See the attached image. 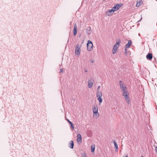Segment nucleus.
<instances>
[{"label": "nucleus", "instance_id": "24", "mask_svg": "<svg viewBox=\"0 0 157 157\" xmlns=\"http://www.w3.org/2000/svg\"><path fill=\"white\" fill-rule=\"evenodd\" d=\"M60 72H63V69L61 68L60 69Z\"/></svg>", "mask_w": 157, "mask_h": 157}, {"label": "nucleus", "instance_id": "4", "mask_svg": "<svg viewBox=\"0 0 157 157\" xmlns=\"http://www.w3.org/2000/svg\"><path fill=\"white\" fill-rule=\"evenodd\" d=\"M81 45L79 44H77L75 46V54L78 56H79L81 51Z\"/></svg>", "mask_w": 157, "mask_h": 157}, {"label": "nucleus", "instance_id": "16", "mask_svg": "<svg viewBox=\"0 0 157 157\" xmlns=\"http://www.w3.org/2000/svg\"><path fill=\"white\" fill-rule=\"evenodd\" d=\"M113 143H114V145L115 146V148L116 151H117V149L118 148V145H117L116 143V142L115 141H113Z\"/></svg>", "mask_w": 157, "mask_h": 157}, {"label": "nucleus", "instance_id": "8", "mask_svg": "<svg viewBox=\"0 0 157 157\" xmlns=\"http://www.w3.org/2000/svg\"><path fill=\"white\" fill-rule=\"evenodd\" d=\"M121 6L118 4L115 5L114 6L112 7V10L114 12L117 10Z\"/></svg>", "mask_w": 157, "mask_h": 157}, {"label": "nucleus", "instance_id": "18", "mask_svg": "<svg viewBox=\"0 0 157 157\" xmlns=\"http://www.w3.org/2000/svg\"><path fill=\"white\" fill-rule=\"evenodd\" d=\"M73 142L72 141H71L69 143V147L71 148H73Z\"/></svg>", "mask_w": 157, "mask_h": 157}, {"label": "nucleus", "instance_id": "32", "mask_svg": "<svg viewBox=\"0 0 157 157\" xmlns=\"http://www.w3.org/2000/svg\"><path fill=\"white\" fill-rule=\"evenodd\" d=\"M141 157H144L143 156H142Z\"/></svg>", "mask_w": 157, "mask_h": 157}, {"label": "nucleus", "instance_id": "21", "mask_svg": "<svg viewBox=\"0 0 157 157\" xmlns=\"http://www.w3.org/2000/svg\"><path fill=\"white\" fill-rule=\"evenodd\" d=\"M71 128L72 129H74V124L72 123L71 124Z\"/></svg>", "mask_w": 157, "mask_h": 157}, {"label": "nucleus", "instance_id": "22", "mask_svg": "<svg viewBox=\"0 0 157 157\" xmlns=\"http://www.w3.org/2000/svg\"><path fill=\"white\" fill-rule=\"evenodd\" d=\"M82 157H87L86 154L85 153H83Z\"/></svg>", "mask_w": 157, "mask_h": 157}, {"label": "nucleus", "instance_id": "27", "mask_svg": "<svg viewBox=\"0 0 157 157\" xmlns=\"http://www.w3.org/2000/svg\"><path fill=\"white\" fill-rule=\"evenodd\" d=\"M155 151L156 152L157 151V147H155Z\"/></svg>", "mask_w": 157, "mask_h": 157}, {"label": "nucleus", "instance_id": "9", "mask_svg": "<svg viewBox=\"0 0 157 157\" xmlns=\"http://www.w3.org/2000/svg\"><path fill=\"white\" fill-rule=\"evenodd\" d=\"M77 142L79 144L82 143V137L80 134H78L77 135Z\"/></svg>", "mask_w": 157, "mask_h": 157}, {"label": "nucleus", "instance_id": "7", "mask_svg": "<svg viewBox=\"0 0 157 157\" xmlns=\"http://www.w3.org/2000/svg\"><path fill=\"white\" fill-rule=\"evenodd\" d=\"M94 83V80L93 78H90L88 80V87L91 88L92 87Z\"/></svg>", "mask_w": 157, "mask_h": 157}, {"label": "nucleus", "instance_id": "15", "mask_svg": "<svg viewBox=\"0 0 157 157\" xmlns=\"http://www.w3.org/2000/svg\"><path fill=\"white\" fill-rule=\"evenodd\" d=\"M92 31L91 30V28L90 27H88L87 29L86 33L88 34H90L92 33Z\"/></svg>", "mask_w": 157, "mask_h": 157}, {"label": "nucleus", "instance_id": "2", "mask_svg": "<svg viewBox=\"0 0 157 157\" xmlns=\"http://www.w3.org/2000/svg\"><path fill=\"white\" fill-rule=\"evenodd\" d=\"M129 93L127 91L123 92L122 95L124 97L125 101L128 105H130V99L129 97Z\"/></svg>", "mask_w": 157, "mask_h": 157}, {"label": "nucleus", "instance_id": "5", "mask_svg": "<svg viewBox=\"0 0 157 157\" xmlns=\"http://www.w3.org/2000/svg\"><path fill=\"white\" fill-rule=\"evenodd\" d=\"M87 49L88 51H91L93 49V44L92 42L90 41H88L87 44Z\"/></svg>", "mask_w": 157, "mask_h": 157}, {"label": "nucleus", "instance_id": "30", "mask_svg": "<svg viewBox=\"0 0 157 157\" xmlns=\"http://www.w3.org/2000/svg\"><path fill=\"white\" fill-rule=\"evenodd\" d=\"M91 62H92V63H94V61L93 60V61H91Z\"/></svg>", "mask_w": 157, "mask_h": 157}, {"label": "nucleus", "instance_id": "23", "mask_svg": "<svg viewBox=\"0 0 157 157\" xmlns=\"http://www.w3.org/2000/svg\"><path fill=\"white\" fill-rule=\"evenodd\" d=\"M124 50H125V53L126 54H127V48L126 49V48H124Z\"/></svg>", "mask_w": 157, "mask_h": 157}, {"label": "nucleus", "instance_id": "26", "mask_svg": "<svg viewBox=\"0 0 157 157\" xmlns=\"http://www.w3.org/2000/svg\"><path fill=\"white\" fill-rule=\"evenodd\" d=\"M68 121L69 124H72V123L70 121H69L68 120Z\"/></svg>", "mask_w": 157, "mask_h": 157}, {"label": "nucleus", "instance_id": "6", "mask_svg": "<svg viewBox=\"0 0 157 157\" xmlns=\"http://www.w3.org/2000/svg\"><path fill=\"white\" fill-rule=\"evenodd\" d=\"M119 84L121 89L123 92L126 91V87L125 85H124L123 84V82L121 81L119 82Z\"/></svg>", "mask_w": 157, "mask_h": 157}, {"label": "nucleus", "instance_id": "17", "mask_svg": "<svg viewBox=\"0 0 157 157\" xmlns=\"http://www.w3.org/2000/svg\"><path fill=\"white\" fill-rule=\"evenodd\" d=\"M102 93L101 92H100L99 91L97 92V97H102Z\"/></svg>", "mask_w": 157, "mask_h": 157}, {"label": "nucleus", "instance_id": "29", "mask_svg": "<svg viewBox=\"0 0 157 157\" xmlns=\"http://www.w3.org/2000/svg\"><path fill=\"white\" fill-rule=\"evenodd\" d=\"M125 157H128V155H126Z\"/></svg>", "mask_w": 157, "mask_h": 157}, {"label": "nucleus", "instance_id": "13", "mask_svg": "<svg viewBox=\"0 0 157 157\" xmlns=\"http://www.w3.org/2000/svg\"><path fill=\"white\" fill-rule=\"evenodd\" d=\"M142 3V0H137V1L136 6V7H139L140 6Z\"/></svg>", "mask_w": 157, "mask_h": 157}, {"label": "nucleus", "instance_id": "10", "mask_svg": "<svg viewBox=\"0 0 157 157\" xmlns=\"http://www.w3.org/2000/svg\"><path fill=\"white\" fill-rule=\"evenodd\" d=\"M114 12L112 9L109 10L105 13V14L108 16H110L113 14Z\"/></svg>", "mask_w": 157, "mask_h": 157}, {"label": "nucleus", "instance_id": "1", "mask_svg": "<svg viewBox=\"0 0 157 157\" xmlns=\"http://www.w3.org/2000/svg\"><path fill=\"white\" fill-rule=\"evenodd\" d=\"M92 110L93 112V117L94 118L97 119L99 117V114L98 113V107L97 105H94L92 107Z\"/></svg>", "mask_w": 157, "mask_h": 157}, {"label": "nucleus", "instance_id": "19", "mask_svg": "<svg viewBox=\"0 0 157 157\" xmlns=\"http://www.w3.org/2000/svg\"><path fill=\"white\" fill-rule=\"evenodd\" d=\"M101 97H97V99L99 101V105H100L101 104V102H102V99L101 98Z\"/></svg>", "mask_w": 157, "mask_h": 157}, {"label": "nucleus", "instance_id": "31", "mask_svg": "<svg viewBox=\"0 0 157 157\" xmlns=\"http://www.w3.org/2000/svg\"><path fill=\"white\" fill-rule=\"evenodd\" d=\"M138 35H139V36H140V33H139Z\"/></svg>", "mask_w": 157, "mask_h": 157}, {"label": "nucleus", "instance_id": "12", "mask_svg": "<svg viewBox=\"0 0 157 157\" xmlns=\"http://www.w3.org/2000/svg\"><path fill=\"white\" fill-rule=\"evenodd\" d=\"M146 58L147 59H151L152 58V54L150 53H148L146 56Z\"/></svg>", "mask_w": 157, "mask_h": 157}, {"label": "nucleus", "instance_id": "25", "mask_svg": "<svg viewBox=\"0 0 157 157\" xmlns=\"http://www.w3.org/2000/svg\"><path fill=\"white\" fill-rule=\"evenodd\" d=\"M100 88V86H99L98 87V88H97V90H98Z\"/></svg>", "mask_w": 157, "mask_h": 157}, {"label": "nucleus", "instance_id": "11", "mask_svg": "<svg viewBox=\"0 0 157 157\" xmlns=\"http://www.w3.org/2000/svg\"><path fill=\"white\" fill-rule=\"evenodd\" d=\"M77 26L76 23L74 25V28L73 30V33L74 36H75L77 33Z\"/></svg>", "mask_w": 157, "mask_h": 157}, {"label": "nucleus", "instance_id": "28", "mask_svg": "<svg viewBox=\"0 0 157 157\" xmlns=\"http://www.w3.org/2000/svg\"><path fill=\"white\" fill-rule=\"evenodd\" d=\"M85 72H87V70L86 69V70H85Z\"/></svg>", "mask_w": 157, "mask_h": 157}, {"label": "nucleus", "instance_id": "14", "mask_svg": "<svg viewBox=\"0 0 157 157\" xmlns=\"http://www.w3.org/2000/svg\"><path fill=\"white\" fill-rule=\"evenodd\" d=\"M132 43L131 41L130 40H129L128 41V44L125 46V48H129L131 45Z\"/></svg>", "mask_w": 157, "mask_h": 157}, {"label": "nucleus", "instance_id": "20", "mask_svg": "<svg viewBox=\"0 0 157 157\" xmlns=\"http://www.w3.org/2000/svg\"><path fill=\"white\" fill-rule=\"evenodd\" d=\"M95 150V147L94 145H92L91 146V152H93Z\"/></svg>", "mask_w": 157, "mask_h": 157}, {"label": "nucleus", "instance_id": "3", "mask_svg": "<svg viewBox=\"0 0 157 157\" xmlns=\"http://www.w3.org/2000/svg\"><path fill=\"white\" fill-rule=\"evenodd\" d=\"M121 42V40L120 39H118L117 40L116 43L113 45L112 50V52L113 54H114L116 52L120 45V44Z\"/></svg>", "mask_w": 157, "mask_h": 157}]
</instances>
